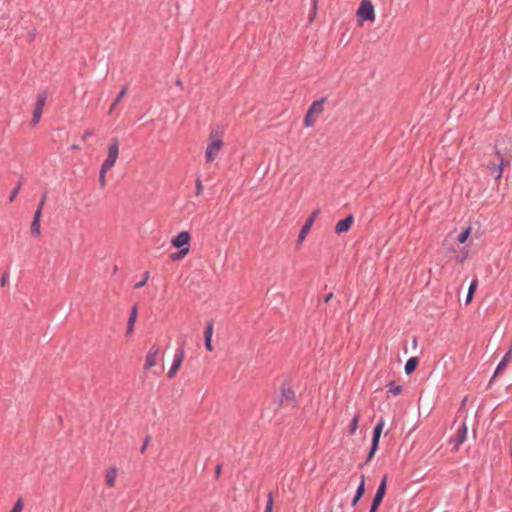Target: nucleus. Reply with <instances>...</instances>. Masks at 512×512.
<instances>
[{
  "instance_id": "nucleus-1",
  "label": "nucleus",
  "mask_w": 512,
  "mask_h": 512,
  "mask_svg": "<svg viewBox=\"0 0 512 512\" xmlns=\"http://www.w3.org/2000/svg\"><path fill=\"white\" fill-rule=\"evenodd\" d=\"M503 140H496L494 150L497 157V162L488 161L485 167L489 170L490 174L494 176L495 180L501 179L503 175V169L509 166L512 160V154L506 147L502 148Z\"/></svg>"
},
{
  "instance_id": "nucleus-2",
  "label": "nucleus",
  "mask_w": 512,
  "mask_h": 512,
  "mask_svg": "<svg viewBox=\"0 0 512 512\" xmlns=\"http://www.w3.org/2000/svg\"><path fill=\"white\" fill-rule=\"evenodd\" d=\"M383 427H384V419L381 418L373 429L371 446H370L367 458L363 463L358 465L359 469H363L364 466H366L373 459L376 451L379 448L380 437H381V434L383 431Z\"/></svg>"
},
{
  "instance_id": "nucleus-3",
  "label": "nucleus",
  "mask_w": 512,
  "mask_h": 512,
  "mask_svg": "<svg viewBox=\"0 0 512 512\" xmlns=\"http://www.w3.org/2000/svg\"><path fill=\"white\" fill-rule=\"evenodd\" d=\"M358 20L362 23L364 21H373L375 19L374 6L370 0H362L357 10Z\"/></svg>"
},
{
  "instance_id": "nucleus-4",
  "label": "nucleus",
  "mask_w": 512,
  "mask_h": 512,
  "mask_svg": "<svg viewBox=\"0 0 512 512\" xmlns=\"http://www.w3.org/2000/svg\"><path fill=\"white\" fill-rule=\"evenodd\" d=\"M297 399L294 390L291 388L287 381H284L281 386V394L278 408L283 404H291L293 407L296 406Z\"/></svg>"
},
{
  "instance_id": "nucleus-5",
  "label": "nucleus",
  "mask_w": 512,
  "mask_h": 512,
  "mask_svg": "<svg viewBox=\"0 0 512 512\" xmlns=\"http://www.w3.org/2000/svg\"><path fill=\"white\" fill-rule=\"evenodd\" d=\"M387 491V475L382 478L372 500L369 512H377Z\"/></svg>"
},
{
  "instance_id": "nucleus-6",
  "label": "nucleus",
  "mask_w": 512,
  "mask_h": 512,
  "mask_svg": "<svg viewBox=\"0 0 512 512\" xmlns=\"http://www.w3.org/2000/svg\"><path fill=\"white\" fill-rule=\"evenodd\" d=\"M119 154V139L117 137H113L108 146V155L105 161L102 163L108 167H113L118 158Z\"/></svg>"
},
{
  "instance_id": "nucleus-7",
  "label": "nucleus",
  "mask_w": 512,
  "mask_h": 512,
  "mask_svg": "<svg viewBox=\"0 0 512 512\" xmlns=\"http://www.w3.org/2000/svg\"><path fill=\"white\" fill-rule=\"evenodd\" d=\"M191 234L189 231H181L171 240L173 247L190 251Z\"/></svg>"
},
{
  "instance_id": "nucleus-8",
  "label": "nucleus",
  "mask_w": 512,
  "mask_h": 512,
  "mask_svg": "<svg viewBox=\"0 0 512 512\" xmlns=\"http://www.w3.org/2000/svg\"><path fill=\"white\" fill-rule=\"evenodd\" d=\"M467 424L466 421H462L460 426L457 428L456 434L450 439L451 443H454V450H458L459 446L465 442L467 438Z\"/></svg>"
},
{
  "instance_id": "nucleus-9",
  "label": "nucleus",
  "mask_w": 512,
  "mask_h": 512,
  "mask_svg": "<svg viewBox=\"0 0 512 512\" xmlns=\"http://www.w3.org/2000/svg\"><path fill=\"white\" fill-rule=\"evenodd\" d=\"M222 146H223L222 139L219 138V139L212 140L206 148V152H205L206 161L212 162L215 159L218 152L220 151V149L222 148Z\"/></svg>"
},
{
  "instance_id": "nucleus-10",
  "label": "nucleus",
  "mask_w": 512,
  "mask_h": 512,
  "mask_svg": "<svg viewBox=\"0 0 512 512\" xmlns=\"http://www.w3.org/2000/svg\"><path fill=\"white\" fill-rule=\"evenodd\" d=\"M159 352H160V347L157 344L152 345V347L149 349V351L146 355V360H145V365H144L145 371H147V370L151 369L153 366H155L156 357L158 356Z\"/></svg>"
},
{
  "instance_id": "nucleus-11",
  "label": "nucleus",
  "mask_w": 512,
  "mask_h": 512,
  "mask_svg": "<svg viewBox=\"0 0 512 512\" xmlns=\"http://www.w3.org/2000/svg\"><path fill=\"white\" fill-rule=\"evenodd\" d=\"M354 221V217L352 214H349L345 218L339 220L335 225V233L340 235L350 230Z\"/></svg>"
},
{
  "instance_id": "nucleus-12",
  "label": "nucleus",
  "mask_w": 512,
  "mask_h": 512,
  "mask_svg": "<svg viewBox=\"0 0 512 512\" xmlns=\"http://www.w3.org/2000/svg\"><path fill=\"white\" fill-rule=\"evenodd\" d=\"M41 216H42V212H37V211L34 212V216H33V219H32L31 225H30V232H31V235L34 237H39L41 234V225H40Z\"/></svg>"
},
{
  "instance_id": "nucleus-13",
  "label": "nucleus",
  "mask_w": 512,
  "mask_h": 512,
  "mask_svg": "<svg viewBox=\"0 0 512 512\" xmlns=\"http://www.w3.org/2000/svg\"><path fill=\"white\" fill-rule=\"evenodd\" d=\"M138 316V304H135L130 311V315L127 321L126 336H130L134 331L135 322Z\"/></svg>"
},
{
  "instance_id": "nucleus-14",
  "label": "nucleus",
  "mask_w": 512,
  "mask_h": 512,
  "mask_svg": "<svg viewBox=\"0 0 512 512\" xmlns=\"http://www.w3.org/2000/svg\"><path fill=\"white\" fill-rule=\"evenodd\" d=\"M365 494V476L362 474L360 476V483L356 489V492H355V495L351 501V505L353 507H355L358 502L360 501V499L363 497V495Z\"/></svg>"
},
{
  "instance_id": "nucleus-15",
  "label": "nucleus",
  "mask_w": 512,
  "mask_h": 512,
  "mask_svg": "<svg viewBox=\"0 0 512 512\" xmlns=\"http://www.w3.org/2000/svg\"><path fill=\"white\" fill-rule=\"evenodd\" d=\"M326 101V97H322L321 99L314 101L307 111H309L313 115L321 114L324 110V104Z\"/></svg>"
},
{
  "instance_id": "nucleus-16",
  "label": "nucleus",
  "mask_w": 512,
  "mask_h": 512,
  "mask_svg": "<svg viewBox=\"0 0 512 512\" xmlns=\"http://www.w3.org/2000/svg\"><path fill=\"white\" fill-rule=\"evenodd\" d=\"M511 358V350H509L504 356L503 358L501 359L500 363L498 364V366L496 367V370L494 372V375L491 379V382L505 369V367L507 366L509 360Z\"/></svg>"
},
{
  "instance_id": "nucleus-17",
  "label": "nucleus",
  "mask_w": 512,
  "mask_h": 512,
  "mask_svg": "<svg viewBox=\"0 0 512 512\" xmlns=\"http://www.w3.org/2000/svg\"><path fill=\"white\" fill-rule=\"evenodd\" d=\"M419 365L418 357H410L404 366V371L407 375H411L414 371H416Z\"/></svg>"
},
{
  "instance_id": "nucleus-18",
  "label": "nucleus",
  "mask_w": 512,
  "mask_h": 512,
  "mask_svg": "<svg viewBox=\"0 0 512 512\" xmlns=\"http://www.w3.org/2000/svg\"><path fill=\"white\" fill-rule=\"evenodd\" d=\"M312 227V224L310 221H305L304 225L302 226L298 238H297V245L302 244L304 239L306 238L307 234L309 233L310 229Z\"/></svg>"
},
{
  "instance_id": "nucleus-19",
  "label": "nucleus",
  "mask_w": 512,
  "mask_h": 512,
  "mask_svg": "<svg viewBox=\"0 0 512 512\" xmlns=\"http://www.w3.org/2000/svg\"><path fill=\"white\" fill-rule=\"evenodd\" d=\"M184 347L183 345H181L178 349H177V352L175 354V357H174V360H173V364L172 366L177 368V369H180L181 365H182V362L184 360Z\"/></svg>"
},
{
  "instance_id": "nucleus-20",
  "label": "nucleus",
  "mask_w": 512,
  "mask_h": 512,
  "mask_svg": "<svg viewBox=\"0 0 512 512\" xmlns=\"http://www.w3.org/2000/svg\"><path fill=\"white\" fill-rule=\"evenodd\" d=\"M127 91H128V86L127 85L123 86L122 89L120 90V92L118 93V95L116 96V98L114 99V101L112 102L109 112H108L109 114H111L113 112V110L118 106V104L120 103L122 98L126 95Z\"/></svg>"
},
{
  "instance_id": "nucleus-21",
  "label": "nucleus",
  "mask_w": 512,
  "mask_h": 512,
  "mask_svg": "<svg viewBox=\"0 0 512 512\" xmlns=\"http://www.w3.org/2000/svg\"><path fill=\"white\" fill-rule=\"evenodd\" d=\"M116 476L117 469L115 467H110L106 472V485L113 487L115 485Z\"/></svg>"
},
{
  "instance_id": "nucleus-22",
  "label": "nucleus",
  "mask_w": 512,
  "mask_h": 512,
  "mask_svg": "<svg viewBox=\"0 0 512 512\" xmlns=\"http://www.w3.org/2000/svg\"><path fill=\"white\" fill-rule=\"evenodd\" d=\"M477 286H478V280L477 279H474L469 288H468V292H467V295H466V299H465V303L468 305L471 303L473 297H474V293L477 289Z\"/></svg>"
},
{
  "instance_id": "nucleus-23",
  "label": "nucleus",
  "mask_w": 512,
  "mask_h": 512,
  "mask_svg": "<svg viewBox=\"0 0 512 512\" xmlns=\"http://www.w3.org/2000/svg\"><path fill=\"white\" fill-rule=\"evenodd\" d=\"M47 100V93L43 91L38 94L34 109L42 110Z\"/></svg>"
},
{
  "instance_id": "nucleus-24",
  "label": "nucleus",
  "mask_w": 512,
  "mask_h": 512,
  "mask_svg": "<svg viewBox=\"0 0 512 512\" xmlns=\"http://www.w3.org/2000/svg\"><path fill=\"white\" fill-rule=\"evenodd\" d=\"M110 169H111V167H108V166L102 164L100 173H99V185L101 188H104L106 186V173Z\"/></svg>"
},
{
  "instance_id": "nucleus-25",
  "label": "nucleus",
  "mask_w": 512,
  "mask_h": 512,
  "mask_svg": "<svg viewBox=\"0 0 512 512\" xmlns=\"http://www.w3.org/2000/svg\"><path fill=\"white\" fill-rule=\"evenodd\" d=\"M22 184H23V176L20 177L18 183L16 184L14 189L11 191V194L9 196L10 203H12L15 200V198L17 197L19 191L21 190Z\"/></svg>"
},
{
  "instance_id": "nucleus-26",
  "label": "nucleus",
  "mask_w": 512,
  "mask_h": 512,
  "mask_svg": "<svg viewBox=\"0 0 512 512\" xmlns=\"http://www.w3.org/2000/svg\"><path fill=\"white\" fill-rule=\"evenodd\" d=\"M188 253H189V251H187L183 248L178 249L177 252L171 253L169 255V258L171 259V261H179V260L183 259Z\"/></svg>"
},
{
  "instance_id": "nucleus-27",
  "label": "nucleus",
  "mask_w": 512,
  "mask_h": 512,
  "mask_svg": "<svg viewBox=\"0 0 512 512\" xmlns=\"http://www.w3.org/2000/svg\"><path fill=\"white\" fill-rule=\"evenodd\" d=\"M359 420H360V413H356L351 422H350V425H349V434L353 435L357 428H358V423H359Z\"/></svg>"
},
{
  "instance_id": "nucleus-28",
  "label": "nucleus",
  "mask_w": 512,
  "mask_h": 512,
  "mask_svg": "<svg viewBox=\"0 0 512 512\" xmlns=\"http://www.w3.org/2000/svg\"><path fill=\"white\" fill-rule=\"evenodd\" d=\"M388 388H389L388 392L392 393L393 395H399L403 390V386L396 385V383L394 381L389 382Z\"/></svg>"
},
{
  "instance_id": "nucleus-29",
  "label": "nucleus",
  "mask_w": 512,
  "mask_h": 512,
  "mask_svg": "<svg viewBox=\"0 0 512 512\" xmlns=\"http://www.w3.org/2000/svg\"><path fill=\"white\" fill-rule=\"evenodd\" d=\"M304 126L309 128V127H313L314 124H315V118H314V115L311 114L309 111L306 112L305 116H304Z\"/></svg>"
},
{
  "instance_id": "nucleus-30",
  "label": "nucleus",
  "mask_w": 512,
  "mask_h": 512,
  "mask_svg": "<svg viewBox=\"0 0 512 512\" xmlns=\"http://www.w3.org/2000/svg\"><path fill=\"white\" fill-rule=\"evenodd\" d=\"M469 251L466 247H463L460 251V254L456 257V263L462 264L468 258Z\"/></svg>"
},
{
  "instance_id": "nucleus-31",
  "label": "nucleus",
  "mask_w": 512,
  "mask_h": 512,
  "mask_svg": "<svg viewBox=\"0 0 512 512\" xmlns=\"http://www.w3.org/2000/svg\"><path fill=\"white\" fill-rule=\"evenodd\" d=\"M213 334V320H210L206 323V327L204 330V339H212Z\"/></svg>"
},
{
  "instance_id": "nucleus-32",
  "label": "nucleus",
  "mask_w": 512,
  "mask_h": 512,
  "mask_svg": "<svg viewBox=\"0 0 512 512\" xmlns=\"http://www.w3.org/2000/svg\"><path fill=\"white\" fill-rule=\"evenodd\" d=\"M274 496L273 492H269L267 495V502L264 512H273Z\"/></svg>"
},
{
  "instance_id": "nucleus-33",
  "label": "nucleus",
  "mask_w": 512,
  "mask_h": 512,
  "mask_svg": "<svg viewBox=\"0 0 512 512\" xmlns=\"http://www.w3.org/2000/svg\"><path fill=\"white\" fill-rule=\"evenodd\" d=\"M471 233V228L467 227L465 228L458 236L459 243L463 244L467 241Z\"/></svg>"
},
{
  "instance_id": "nucleus-34",
  "label": "nucleus",
  "mask_w": 512,
  "mask_h": 512,
  "mask_svg": "<svg viewBox=\"0 0 512 512\" xmlns=\"http://www.w3.org/2000/svg\"><path fill=\"white\" fill-rule=\"evenodd\" d=\"M318 1L319 0H312V8H311V11H310L309 17H308V20H309L310 23L313 22V20L316 17Z\"/></svg>"
},
{
  "instance_id": "nucleus-35",
  "label": "nucleus",
  "mask_w": 512,
  "mask_h": 512,
  "mask_svg": "<svg viewBox=\"0 0 512 512\" xmlns=\"http://www.w3.org/2000/svg\"><path fill=\"white\" fill-rule=\"evenodd\" d=\"M47 194H48V192H47V191H44V192L42 193V195H41V199H40V201H39V203H38V206H37V208H36V210H35V211H37V212H42V211H43V207H44L45 202H46V199H47Z\"/></svg>"
},
{
  "instance_id": "nucleus-36",
  "label": "nucleus",
  "mask_w": 512,
  "mask_h": 512,
  "mask_svg": "<svg viewBox=\"0 0 512 512\" xmlns=\"http://www.w3.org/2000/svg\"><path fill=\"white\" fill-rule=\"evenodd\" d=\"M41 115H42V110L34 109L31 124L32 125L38 124L41 119Z\"/></svg>"
},
{
  "instance_id": "nucleus-37",
  "label": "nucleus",
  "mask_w": 512,
  "mask_h": 512,
  "mask_svg": "<svg viewBox=\"0 0 512 512\" xmlns=\"http://www.w3.org/2000/svg\"><path fill=\"white\" fill-rule=\"evenodd\" d=\"M22 510H23V500H22V498H18L16 500V502L14 503L10 512H22Z\"/></svg>"
},
{
  "instance_id": "nucleus-38",
  "label": "nucleus",
  "mask_w": 512,
  "mask_h": 512,
  "mask_svg": "<svg viewBox=\"0 0 512 512\" xmlns=\"http://www.w3.org/2000/svg\"><path fill=\"white\" fill-rule=\"evenodd\" d=\"M149 275H150V274H149V272H148V271H146V272L144 273V275H143V279H141V281L137 282V283L134 285V287H135L136 289H139V288L143 287V286L146 284V282L148 281V279H149Z\"/></svg>"
},
{
  "instance_id": "nucleus-39",
  "label": "nucleus",
  "mask_w": 512,
  "mask_h": 512,
  "mask_svg": "<svg viewBox=\"0 0 512 512\" xmlns=\"http://www.w3.org/2000/svg\"><path fill=\"white\" fill-rule=\"evenodd\" d=\"M195 186H196V195L197 196L201 195L203 192V185H202V181H201L200 177H198L196 179Z\"/></svg>"
},
{
  "instance_id": "nucleus-40",
  "label": "nucleus",
  "mask_w": 512,
  "mask_h": 512,
  "mask_svg": "<svg viewBox=\"0 0 512 512\" xmlns=\"http://www.w3.org/2000/svg\"><path fill=\"white\" fill-rule=\"evenodd\" d=\"M320 214V209L317 208L315 209L311 214L310 216L306 219V221H310L311 224L313 225L315 219L317 218V216Z\"/></svg>"
},
{
  "instance_id": "nucleus-41",
  "label": "nucleus",
  "mask_w": 512,
  "mask_h": 512,
  "mask_svg": "<svg viewBox=\"0 0 512 512\" xmlns=\"http://www.w3.org/2000/svg\"><path fill=\"white\" fill-rule=\"evenodd\" d=\"M150 439H151L150 435H147V436L145 437L144 442H143V445H142V447H141V449H140V452H141L142 454H143V453H145V451H146V449H147V446H148V444H149V442H150Z\"/></svg>"
},
{
  "instance_id": "nucleus-42",
  "label": "nucleus",
  "mask_w": 512,
  "mask_h": 512,
  "mask_svg": "<svg viewBox=\"0 0 512 512\" xmlns=\"http://www.w3.org/2000/svg\"><path fill=\"white\" fill-rule=\"evenodd\" d=\"M8 278H9V273L8 272H4L2 274L1 280H0L1 287H4L7 284Z\"/></svg>"
},
{
  "instance_id": "nucleus-43",
  "label": "nucleus",
  "mask_w": 512,
  "mask_h": 512,
  "mask_svg": "<svg viewBox=\"0 0 512 512\" xmlns=\"http://www.w3.org/2000/svg\"><path fill=\"white\" fill-rule=\"evenodd\" d=\"M178 370H179V369H177V368H175V367L171 366V368L169 369V371H168V373H167V377H168L169 379L174 378Z\"/></svg>"
},
{
  "instance_id": "nucleus-44",
  "label": "nucleus",
  "mask_w": 512,
  "mask_h": 512,
  "mask_svg": "<svg viewBox=\"0 0 512 512\" xmlns=\"http://www.w3.org/2000/svg\"><path fill=\"white\" fill-rule=\"evenodd\" d=\"M178 370H179V369H177V368H175V367L171 366V368L169 369V371H168V373H167V377H168L169 379L174 378Z\"/></svg>"
},
{
  "instance_id": "nucleus-45",
  "label": "nucleus",
  "mask_w": 512,
  "mask_h": 512,
  "mask_svg": "<svg viewBox=\"0 0 512 512\" xmlns=\"http://www.w3.org/2000/svg\"><path fill=\"white\" fill-rule=\"evenodd\" d=\"M204 343H205V347L208 351H212L213 350V346H212V339H204Z\"/></svg>"
},
{
  "instance_id": "nucleus-46",
  "label": "nucleus",
  "mask_w": 512,
  "mask_h": 512,
  "mask_svg": "<svg viewBox=\"0 0 512 512\" xmlns=\"http://www.w3.org/2000/svg\"><path fill=\"white\" fill-rule=\"evenodd\" d=\"M221 471H222V464H218L215 467V478L216 479H218L220 477Z\"/></svg>"
},
{
  "instance_id": "nucleus-47",
  "label": "nucleus",
  "mask_w": 512,
  "mask_h": 512,
  "mask_svg": "<svg viewBox=\"0 0 512 512\" xmlns=\"http://www.w3.org/2000/svg\"><path fill=\"white\" fill-rule=\"evenodd\" d=\"M93 134V131L92 130H86L83 135H82V140H86L89 136H91Z\"/></svg>"
},
{
  "instance_id": "nucleus-48",
  "label": "nucleus",
  "mask_w": 512,
  "mask_h": 512,
  "mask_svg": "<svg viewBox=\"0 0 512 512\" xmlns=\"http://www.w3.org/2000/svg\"><path fill=\"white\" fill-rule=\"evenodd\" d=\"M333 296L334 295L332 292L328 293L323 299L324 303H328L333 298Z\"/></svg>"
},
{
  "instance_id": "nucleus-49",
  "label": "nucleus",
  "mask_w": 512,
  "mask_h": 512,
  "mask_svg": "<svg viewBox=\"0 0 512 512\" xmlns=\"http://www.w3.org/2000/svg\"><path fill=\"white\" fill-rule=\"evenodd\" d=\"M175 85H176V86H178V87H180V88H183V82H182V80H181V79H177V80L175 81Z\"/></svg>"
},
{
  "instance_id": "nucleus-50",
  "label": "nucleus",
  "mask_w": 512,
  "mask_h": 512,
  "mask_svg": "<svg viewBox=\"0 0 512 512\" xmlns=\"http://www.w3.org/2000/svg\"><path fill=\"white\" fill-rule=\"evenodd\" d=\"M412 346L415 348L417 346V338L414 337L412 340Z\"/></svg>"
},
{
  "instance_id": "nucleus-51",
  "label": "nucleus",
  "mask_w": 512,
  "mask_h": 512,
  "mask_svg": "<svg viewBox=\"0 0 512 512\" xmlns=\"http://www.w3.org/2000/svg\"><path fill=\"white\" fill-rule=\"evenodd\" d=\"M71 149H79V146L74 144V145L71 146Z\"/></svg>"
},
{
  "instance_id": "nucleus-52",
  "label": "nucleus",
  "mask_w": 512,
  "mask_h": 512,
  "mask_svg": "<svg viewBox=\"0 0 512 512\" xmlns=\"http://www.w3.org/2000/svg\"><path fill=\"white\" fill-rule=\"evenodd\" d=\"M464 405H466V398L462 401L461 406H464Z\"/></svg>"
},
{
  "instance_id": "nucleus-53",
  "label": "nucleus",
  "mask_w": 512,
  "mask_h": 512,
  "mask_svg": "<svg viewBox=\"0 0 512 512\" xmlns=\"http://www.w3.org/2000/svg\"><path fill=\"white\" fill-rule=\"evenodd\" d=\"M268 2H272L273 0H267Z\"/></svg>"
}]
</instances>
